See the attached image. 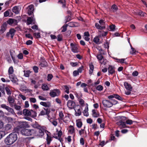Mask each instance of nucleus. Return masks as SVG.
Here are the masks:
<instances>
[{"label":"nucleus","mask_w":147,"mask_h":147,"mask_svg":"<svg viewBox=\"0 0 147 147\" xmlns=\"http://www.w3.org/2000/svg\"><path fill=\"white\" fill-rule=\"evenodd\" d=\"M64 90L65 92H66L67 94H69V87L67 86H64Z\"/></svg>","instance_id":"40"},{"label":"nucleus","mask_w":147,"mask_h":147,"mask_svg":"<svg viewBox=\"0 0 147 147\" xmlns=\"http://www.w3.org/2000/svg\"><path fill=\"white\" fill-rule=\"evenodd\" d=\"M17 136L16 133H11L5 139V142L7 145H11L13 143L17 140Z\"/></svg>","instance_id":"1"},{"label":"nucleus","mask_w":147,"mask_h":147,"mask_svg":"<svg viewBox=\"0 0 147 147\" xmlns=\"http://www.w3.org/2000/svg\"><path fill=\"white\" fill-rule=\"evenodd\" d=\"M47 144H49L51 141V137L48 135V134H47Z\"/></svg>","instance_id":"34"},{"label":"nucleus","mask_w":147,"mask_h":147,"mask_svg":"<svg viewBox=\"0 0 147 147\" xmlns=\"http://www.w3.org/2000/svg\"><path fill=\"white\" fill-rule=\"evenodd\" d=\"M13 72L14 70L13 67L11 66L10 67L8 71L9 76V75H12V74H13Z\"/></svg>","instance_id":"28"},{"label":"nucleus","mask_w":147,"mask_h":147,"mask_svg":"<svg viewBox=\"0 0 147 147\" xmlns=\"http://www.w3.org/2000/svg\"><path fill=\"white\" fill-rule=\"evenodd\" d=\"M9 77L11 80L14 83H17L18 81V80L17 79L16 77L15 76H13V75H9Z\"/></svg>","instance_id":"17"},{"label":"nucleus","mask_w":147,"mask_h":147,"mask_svg":"<svg viewBox=\"0 0 147 147\" xmlns=\"http://www.w3.org/2000/svg\"><path fill=\"white\" fill-rule=\"evenodd\" d=\"M47 65V62L45 61H42L39 64V65L41 67H42L46 66Z\"/></svg>","instance_id":"37"},{"label":"nucleus","mask_w":147,"mask_h":147,"mask_svg":"<svg viewBox=\"0 0 147 147\" xmlns=\"http://www.w3.org/2000/svg\"><path fill=\"white\" fill-rule=\"evenodd\" d=\"M76 124L78 127L80 128L81 127L82 123L81 120L80 119H78L76 121Z\"/></svg>","instance_id":"23"},{"label":"nucleus","mask_w":147,"mask_h":147,"mask_svg":"<svg viewBox=\"0 0 147 147\" xmlns=\"http://www.w3.org/2000/svg\"><path fill=\"white\" fill-rule=\"evenodd\" d=\"M99 41V38L97 36L94 38L93 39V41L96 43H98Z\"/></svg>","instance_id":"48"},{"label":"nucleus","mask_w":147,"mask_h":147,"mask_svg":"<svg viewBox=\"0 0 147 147\" xmlns=\"http://www.w3.org/2000/svg\"><path fill=\"white\" fill-rule=\"evenodd\" d=\"M8 100L10 106L12 107L13 106V104L14 103V98L11 96H9L8 97Z\"/></svg>","instance_id":"20"},{"label":"nucleus","mask_w":147,"mask_h":147,"mask_svg":"<svg viewBox=\"0 0 147 147\" xmlns=\"http://www.w3.org/2000/svg\"><path fill=\"white\" fill-rule=\"evenodd\" d=\"M107 61L106 59H103L102 60V61H100L99 63L101 64L105 65L107 64Z\"/></svg>","instance_id":"47"},{"label":"nucleus","mask_w":147,"mask_h":147,"mask_svg":"<svg viewBox=\"0 0 147 147\" xmlns=\"http://www.w3.org/2000/svg\"><path fill=\"white\" fill-rule=\"evenodd\" d=\"M130 45L131 49V51L130 52V53L132 54H135L136 52V50L132 47L131 44H130Z\"/></svg>","instance_id":"42"},{"label":"nucleus","mask_w":147,"mask_h":147,"mask_svg":"<svg viewBox=\"0 0 147 147\" xmlns=\"http://www.w3.org/2000/svg\"><path fill=\"white\" fill-rule=\"evenodd\" d=\"M4 16L5 17L8 16L9 15V12L8 11H6L4 13Z\"/></svg>","instance_id":"61"},{"label":"nucleus","mask_w":147,"mask_h":147,"mask_svg":"<svg viewBox=\"0 0 147 147\" xmlns=\"http://www.w3.org/2000/svg\"><path fill=\"white\" fill-rule=\"evenodd\" d=\"M20 126L21 128L29 127V125L27 123L26 121H20L19 122Z\"/></svg>","instance_id":"9"},{"label":"nucleus","mask_w":147,"mask_h":147,"mask_svg":"<svg viewBox=\"0 0 147 147\" xmlns=\"http://www.w3.org/2000/svg\"><path fill=\"white\" fill-rule=\"evenodd\" d=\"M15 32L16 30L15 29L13 28L11 29L7 33L6 36L7 37L10 36L11 38H12L15 34Z\"/></svg>","instance_id":"7"},{"label":"nucleus","mask_w":147,"mask_h":147,"mask_svg":"<svg viewBox=\"0 0 147 147\" xmlns=\"http://www.w3.org/2000/svg\"><path fill=\"white\" fill-rule=\"evenodd\" d=\"M48 119L55 126H56L57 125V121H51V119L50 118L49 116L48 115Z\"/></svg>","instance_id":"33"},{"label":"nucleus","mask_w":147,"mask_h":147,"mask_svg":"<svg viewBox=\"0 0 147 147\" xmlns=\"http://www.w3.org/2000/svg\"><path fill=\"white\" fill-rule=\"evenodd\" d=\"M95 26L96 28L98 29L102 30L104 29L105 28V26H102L100 25H99V24L97 23L95 24Z\"/></svg>","instance_id":"26"},{"label":"nucleus","mask_w":147,"mask_h":147,"mask_svg":"<svg viewBox=\"0 0 147 147\" xmlns=\"http://www.w3.org/2000/svg\"><path fill=\"white\" fill-rule=\"evenodd\" d=\"M124 86L126 89L128 91H131L132 89V87L130 84H129L127 82H125L124 83Z\"/></svg>","instance_id":"13"},{"label":"nucleus","mask_w":147,"mask_h":147,"mask_svg":"<svg viewBox=\"0 0 147 147\" xmlns=\"http://www.w3.org/2000/svg\"><path fill=\"white\" fill-rule=\"evenodd\" d=\"M24 75L25 77H28L31 72L30 71H24Z\"/></svg>","instance_id":"41"},{"label":"nucleus","mask_w":147,"mask_h":147,"mask_svg":"<svg viewBox=\"0 0 147 147\" xmlns=\"http://www.w3.org/2000/svg\"><path fill=\"white\" fill-rule=\"evenodd\" d=\"M1 107L2 108L6 109L12 115L15 114V113L13 109L8 106H6L5 105L2 104L1 105Z\"/></svg>","instance_id":"6"},{"label":"nucleus","mask_w":147,"mask_h":147,"mask_svg":"<svg viewBox=\"0 0 147 147\" xmlns=\"http://www.w3.org/2000/svg\"><path fill=\"white\" fill-rule=\"evenodd\" d=\"M75 129L73 126L70 125L69 127V132L70 134H72L75 132Z\"/></svg>","instance_id":"25"},{"label":"nucleus","mask_w":147,"mask_h":147,"mask_svg":"<svg viewBox=\"0 0 147 147\" xmlns=\"http://www.w3.org/2000/svg\"><path fill=\"white\" fill-rule=\"evenodd\" d=\"M67 105L69 108L72 109L75 105V103L72 101L69 100L67 102Z\"/></svg>","instance_id":"15"},{"label":"nucleus","mask_w":147,"mask_h":147,"mask_svg":"<svg viewBox=\"0 0 147 147\" xmlns=\"http://www.w3.org/2000/svg\"><path fill=\"white\" fill-rule=\"evenodd\" d=\"M75 115L76 116H79L81 114V112L80 109V108L78 106L76 107L75 109Z\"/></svg>","instance_id":"8"},{"label":"nucleus","mask_w":147,"mask_h":147,"mask_svg":"<svg viewBox=\"0 0 147 147\" xmlns=\"http://www.w3.org/2000/svg\"><path fill=\"white\" fill-rule=\"evenodd\" d=\"M18 58L20 59H22L23 58V55L22 53H20L17 56Z\"/></svg>","instance_id":"51"},{"label":"nucleus","mask_w":147,"mask_h":147,"mask_svg":"<svg viewBox=\"0 0 147 147\" xmlns=\"http://www.w3.org/2000/svg\"><path fill=\"white\" fill-rule=\"evenodd\" d=\"M7 28V24L4 23L1 26V29L0 32L1 33H3L6 30Z\"/></svg>","instance_id":"22"},{"label":"nucleus","mask_w":147,"mask_h":147,"mask_svg":"<svg viewBox=\"0 0 147 147\" xmlns=\"http://www.w3.org/2000/svg\"><path fill=\"white\" fill-rule=\"evenodd\" d=\"M53 76L51 74H48L47 76V80L50 81L53 78Z\"/></svg>","instance_id":"46"},{"label":"nucleus","mask_w":147,"mask_h":147,"mask_svg":"<svg viewBox=\"0 0 147 147\" xmlns=\"http://www.w3.org/2000/svg\"><path fill=\"white\" fill-rule=\"evenodd\" d=\"M42 88L44 90H47L49 89V87L46 84H42Z\"/></svg>","instance_id":"31"},{"label":"nucleus","mask_w":147,"mask_h":147,"mask_svg":"<svg viewBox=\"0 0 147 147\" xmlns=\"http://www.w3.org/2000/svg\"><path fill=\"white\" fill-rule=\"evenodd\" d=\"M77 24L75 22H70L68 24V26L70 27L77 26Z\"/></svg>","instance_id":"30"},{"label":"nucleus","mask_w":147,"mask_h":147,"mask_svg":"<svg viewBox=\"0 0 147 147\" xmlns=\"http://www.w3.org/2000/svg\"><path fill=\"white\" fill-rule=\"evenodd\" d=\"M112 9H113V11H116L117 9V6L115 5H113L112 7Z\"/></svg>","instance_id":"56"},{"label":"nucleus","mask_w":147,"mask_h":147,"mask_svg":"<svg viewBox=\"0 0 147 147\" xmlns=\"http://www.w3.org/2000/svg\"><path fill=\"white\" fill-rule=\"evenodd\" d=\"M63 120L64 122L66 123L67 121H70V118L66 116L65 117L63 118Z\"/></svg>","instance_id":"45"},{"label":"nucleus","mask_w":147,"mask_h":147,"mask_svg":"<svg viewBox=\"0 0 147 147\" xmlns=\"http://www.w3.org/2000/svg\"><path fill=\"white\" fill-rule=\"evenodd\" d=\"M102 102L104 106L105 107H110L113 105L112 102L105 99L103 100Z\"/></svg>","instance_id":"5"},{"label":"nucleus","mask_w":147,"mask_h":147,"mask_svg":"<svg viewBox=\"0 0 147 147\" xmlns=\"http://www.w3.org/2000/svg\"><path fill=\"white\" fill-rule=\"evenodd\" d=\"M59 2L62 3L63 4L62 6L63 7H65V0H61L59 1Z\"/></svg>","instance_id":"59"},{"label":"nucleus","mask_w":147,"mask_h":147,"mask_svg":"<svg viewBox=\"0 0 147 147\" xmlns=\"http://www.w3.org/2000/svg\"><path fill=\"white\" fill-rule=\"evenodd\" d=\"M85 127L84 129H81V130H79L78 131L79 134L80 136H81L82 135L85 134H86V131L85 130Z\"/></svg>","instance_id":"32"},{"label":"nucleus","mask_w":147,"mask_h":147,"mask_svg":"<svg viewBox=\"0 0 147 147\" xmlns=\"http://www.w3.org/2000/svg\"><path fill=\"white\" fill-rule=\"evenodd\" d=\"M5 135V131H0V140Z\"/></svg>","instance_id":"44"},{"label":"nucleus","mask_w":147,"mask_h":147,"mask_svg":"<svg viewBox=\"0 0 147 147\" xmlns=\"http://www.w3.org/2000/svg\"><path fill=\"white\" fill-rule=\"evenodd\" d=\"M79 102L82 107H84L85 105L84 104V101L82 99H80L79 100Z\"/></svg>","instance_id":"39"},{"label":"nucleus","mask_w":147,"mask_h":147,"mask_svg":"<svg viewBox=\"0 0 147 147\" xmlns=\"http://www.w3.org/2000/svg\"><path fill=\"white\" fill-rule=\"evenodd\" d=\"M108 72L109 73V74H113L115 73V70L114 67L111 65H109V67H108Z\"/></svg>","instance_id":"12"},{"label":"nucleus","mask_w":147,"mask_h":147,"mask_svg":"<svg viewBox=\"0 0 147 147\" xmlns=\"http://www.w3.org/2000/svg\"><path fill=\"white\" fill-rule=\"evenodd\" d=\"M85 109L83 111V113L84 115L86 116H88V105L86 103L85 104Z\"/></svg>","instance_id":"16"},{"label":"nucleus","mask_w":147,"mask_h":147,"mask_svg":"<svg viewBox=\"0 0 147 147\" xmlns=\"http://www.w3.org/2000/svg\"><path fill=\"white\" fill-rule=\"evenodd\" d=\"M34 35L37 38L40 37V35L39 33L37 32L35 33L34 34Z\"/></svg>","instance_id":"64"},{"label":"nucleus","mask_w":147,"mask_h":147,"mask_svg":"<svg viewBox=\"0 0 147 147\" xmlns=\"http://www.w3.org/2000/svg\"><path fill=\"white\" fill-rule=\"evenodd\" d=\"M92 115L94 117H97L99 116L98 113L96 112L95 110H93L92 111Z\"/></svg>","instance_id":"27"},{"label":"nucleus","mask_w":147,"mask_h":147,"mask_svg":"<svg viewBox=\"0 0 147 147\" xmlns=\"http://www.w3.org/2000/svg\"><path fill=\"white\" fill-rule=\"evenodd\" d=\"M99 34L100 36H105L107 35V32L103 31H101L100 32Z\"/></svg>","instance_id":"38"},{"label":"nucleus","mask_w":147,"mask_h":147,"mask_svg":"<svg viewBox=\"0 0 147 147\" xmlns=\"http://www.w3.org/2000/svg\"><path fill=\"white\" fill-rule=\"evenodd\" d=\"M44 110H42L39 114V115H43L46 114L48 115L49 113V110L48 109H44Z\"/></svg>","instance_id":"19"},{"label":"nucleus","mask_w":147,"mask_h":147,"mask_svg":"<svg viewBox=\"0 0 147 147\" xmlns=\"http://www.w3.org/2000/svg\"><path fill=\"white\" fill-rule=\"evenodd\" d=\"M35 18L32 17H28L27 20V23L28 25L31 24L32 23H34Z\"/></svg>","instance_id":"18"},{"label":"nucleus","mask_w":147,"mask_h":147,"mask_svg":"<svg viewBox=\"0 0 147 147\" xmlns=\"http://www.w3.org/2000/svg\"><path fill=\"white\" fill-rule=\"evenodd\" d=\"M22 114L25 116H31L32 117H34L36 116V113L34 111L32 110H29L26 109L23 110Z\"/></svg>","instance_id":"3"},{"label":"nucleus","mask_w":147,"mask_h":147,"mask_svg":"<svg viewBox=\"0 0 147 147\" xmlns=\"http://www.w3.org/2000/svg\"><path fill=\"white\" fill-rule=\"evenodd\" d=\"M12 10L13 12L16 14H17L20 11V8L19 7L15 6L13 8Z\"/></svg>","instance_id":"21"},{"label":"nucleus","mask_w":147,"mask_h":147,"mask_svg":"<svg viewBox=\"0 0 147 147\" xmlns=\"http://www.w3.org/2000/svg\"><path fill=\"white\" fill-rule=\"evenodd\" d=\"M16 20L13 19H9L7 21V23L10 25L12 24L14 22L16 21Z\"/></svg>","instance_id":"36"},{"label":"nucleus","mask_w":147,"mask_h":147,"mask_svg":"<svg viewBox=\"0 0 147 147\" xmlns=\"http://www.w3.org/2000/svg\"><path fill=\"white\" fill-rule=\"evenodd\" d=\"M59 116L61 118V119H63V117L64 116L63 114V112L62 111H61L59 113Z\"/></svg>","instance_id":"60"},{"label":"nucleus","mask_w":147,"mask_h":147,"mask_svg":"<svg viewBox=\"0 0 147 147\" xmlns=\"http://www.w3.org/2000/svg\"><path fill=\"white\" fill-rule=\"evenodd\" d=\"M73 75L74 76H76L77 75L79 74V72L78 71H74L73 73Z\"/></svg>","instance_id":"63"},{"label":"nucleus","mask_w":147,"mask_h":147,"mask_svg":"<svg viewBox=\"0 0 147 147\" xmlns=\"http://www.w3.org/2000/svg\"><path fill=\"white\" fill-rule=\"evenodd\" d=\"M5 90L8 94H11V92L8 88L6 87L5 88Z\"/></svg>","instance_id":"57"},{"label":"nucleus","mask_w":147,"mask_h":147,"mask_svg":"<svg viewBox=\"0 0 147 147\" xmlns=\"http://www.w3.org/2000/svg\"><path fill=\"white\" fill-rule=\"evenodd\" d=\"M71 46V49L73 52L74 53L78 52V48L77 46L75 45L73 43H71L70 44Z\"/></svg>","instance_id":"11"},{"label":"nucleus","mask_w":147,"mask_h":147,"mask_svg":"<svg viewBox=\"0 0 147 147\" xmlns=\"http://www.w3.org/2000/svg\"><path fill=\"white\" fill-rule=\"evenodd\" d=\"M30 101L31 102L35 103L36 102V99L34 98H30Z\"/></svg>","instance_id":"53"},{"label":"nucleus","mask_w":147,"mask_h":147,"mask_svg":"<svg viewBox=\"0 0 147 147\" xmlns=\"http://www.w3.org/2000/svg\"><path fill=\"white\" fill-rule=\"evenodd\" d=\"M67 25H66L63 26L62 27V32H65V31L67 30Z\"/></svg>","instance_id":"55"},{"label":"nucleus","mask_w":147,"mask_h":147,"mask_svg":"<svg viewBox=\"0 0 147 147\" xmlns=\"http://www.w3.org/2000/svg\"><path fill=\"white\" fill-rule=\"evenodd\" d=\"M89 67L90 68V69L89 71V73L90 74H91L93 71L94 69V66L92 63L89 64Z\"/></svg>","instance_id":"29"},{"label":"nucleus","mask_w":147,"mask_h":147,"mask_svg":"<svg viewBox=\"0 0 147 147\" xmlns=\"http://www.w3.org/2000/svg\"><path fill=\"white\" fill-rule=\"evenodd\" d=\"M14 108L17 110L19 111L21 109V107L19 105H14Z\"/></svg>","instance_id":"52"},{"label":"nucleus","mask_w":147,"mask_h":147,"mask_svg":"<svg viewBox=\"0 0 147 147\" xmlns=\"http://www.w3.org/2000/svg\"><path fill=\"white\" fill-rule=\"evenodd\" d=\"M60 93V92L59 90L55 89L50 90L49 95L51 97H54L59 96Z\"/></svg>","instance_id":"4"},{"label":"nucleus","mask_w":147,"mask_h":147,"mask_svg":"<svg viewBox=\"0 0 147 147\" xmlns=\"http://www.w3.org/2000/svg\"><path fill=\"white\" fill-rule=\"evenodd\" d=\"M97 59H98L99 62L101 61H102V60L103 58V57L101 55L98 54L96 56Z\"/></svg>","instance_id":"35"},{"label":"nucleus","mask_w":147,"mask_h":147,"mask_svg":"<svg viewBox=\"0 0 147 147\" xmlns=\"http://www.w3.org/2000/svg\"><path fill=\"white\" fill-rule=\"evenodd\" d=\"M117 124L121 128H125L126 127V123L124 121H123L122 120H121L117 123Z\"/></svg>","instance_id":"10"},{"label":"nucleus","mask_w":147,"mask_h":147,"mask_svg":"<svg viewBox=\"0 0 147 147\" xmlns=\"http://www.w3.org/2000/svg\"><path fill=\"white\" fill-rule=\"evenodd\" d=\"M125 59H117V61L118 62H120L121 63H125Z\"/></svg>","instance_id":"58"},{"label":"nucleus","mask_w":147,"mask_h":147,"mask_svg":"<svg viewBox=\"0 0 147 147\" xmlns=\"http://www.w3.org/2000/svg\"><path fill=\"white\" fill-rule=\"evenodd\" d=\"M103 89V87L101 85H98L96 88V90L99 91H101Z\"/></svg>","instance_id":"49"},{"label":"nucleus","mask_w":147,"mask_h":147,"mask_svg":"<svg viewBox=\"0 0 147 147\" xmlns=\"http://www.w3.org/2000/svg\"><path fill=\"white\" fill-rule=\"evenodd\" d=\"M21 133L22 135L29 136L35 134V131L34 129H24L21 130Z\"/></svg>","instance_id":"2"},{"label":"nucleus","mask_w":147,"mask_h":147,"mask_svg":"<svg viewBox=\"0 0 147 147\" xmlns=\"http://www.w3.org/2000/svg\"><path fill=\"white\" fill-rule=\"evenodd\" d=\"M138 74V71H135L133 72L132 73V75L134 77L137 76Z\"/></svg>","instance_id":"50"},{"label":"nucleus","mask_w":147,"mask_h":147,"mask_svg":"<svg viewBox=\"0 0 147 147\" xmlns=\"http://www.w3.org/2000/svg\"><path fill=\"white\" fill-rule=\"evenodd\" d=\"M133 123V121L129 119L127 120L126 121V124H127L131 125Z\"/></svg>","instance_id":"54"},{"label":"nucleus","mask_w":147,"mask_h":147,"mask_svg":"<svg viewBox=\"0 0 147 147\" xmlns=\"http://www.w3.org/2000/svg\"><path fill=\"white\" fill-rule=\"evenodd\" d=\"M136 14H138L141 16H144V13H143L141 11H139L135 12Z\"/></svg>","instance_id":"43"},{"label":"nucleus","mask_w":147,"mask_h":147,"mask_svg":"<svg viewBox=\"0 0 147 147\" xmlns=\"http://www.w3.org/2000/svg\"><path fill=\"white\" fill-rule=\"evenodd\" d=\"M40 104L46 107H49L50 106V103L49 102H40Z\"/></svg>","instance_id":"24"},{"label":"nucleus","mask_w":147,"mask_h":147,"mask_svg":"<svg viewBox=\"0 0 147 147\" xmlns=\"http://www.w3.org/2000/svg\"><path fill=\"white\" fill-rule=\"evenodd\" d=\"M28 13L29 15H30L33 12L34 9V6L32 5L29 6L28 8Z\"/></svg>","instance_id":"14"},{"label":"nucleus","mask_w":147,"mask_h":147,"mask_svg":"<svg viewBox=\"0 0 147 147\" xmlns=\"http://www.w3.org/2000/svg\"><path fill=\"white\" fill-rule=\"evenodd\" d=\"M110 30L114 31L115 29V26L114 25H112L109 26Z\"/></svg>","instance_id":"62"}]
</instances>
